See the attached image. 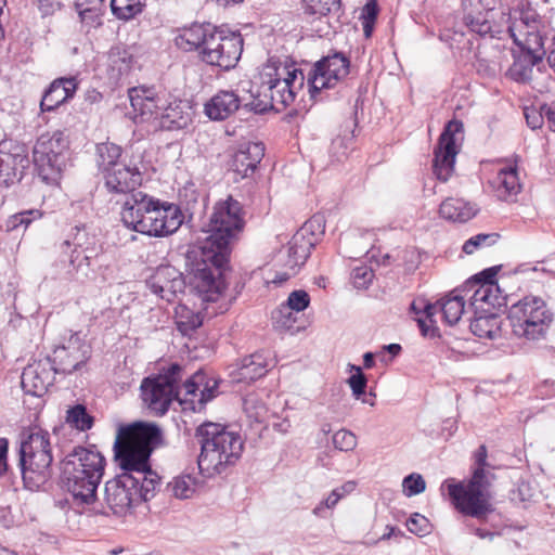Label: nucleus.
Instances as JSON below:
<instances>
[{"label": "nucleus", "mask_w": 555, "mask_h": 555, "mask_svg": "<svg viewBox=\"0 0 555 555\" xmlns=\"http://www.w3.org/2000/svg\"><path fill=\"white\" fill-rule=\"evenodd\" d=\"M496 234H477L468 238L463 245V251L467 255L474 254L479 247L490 246L495 243Z\"/></svg>", "instance_id": "864d4df0"}, {"label": "nucleus", "mask_w": 555, "mask_h": 555, "mask_svg": "<svg viewBox=\"0 0 555 555\" xmlns=\"http://www.w3.org/2000/svg\"><path fill=\"white\" fill-rule=\"evenodd\" d=\"M105 186L115 193H137L142 182V175L135 166L121 163L103 175Z\"/></svg>", "instance_id": "4be33fe9"}, {"label": "nucleus", "mask_w": 555, "mask_h": 555, "mask_svg": "<svg viewBox=\"0 0 555 555\" xmlns=\"http://www.w3.org/2000/svg\"><path fill=\"white\" fill-rule=\"evenodd\" d=\"M192 115V107L186 101L175 100L163 106L156 127L165 130L183 129L191 122Z\"/></svg>", "instance_id": "cd10ccee"}, {"label": "nucleus", "mask_w": 555, "mask_h": 555, "mask_svg": "<svg viewBox=\"0 0 555 555\" xmlns=\"http://www.w3.org/2000/svg\"><path fill=\"white\" fill-rule=\"evenodd\" d=\"M515 42L520 51L514 55L507 76L517 82L527 83L534 77L535 66L542 62V39L537 33H530L525 42L517 38Z\"/></svg>", "instance_id": "dca6fc26"}, {"label": "nucleus", "mask_w": 555, "mask_h": 555, "mask_svg": "<svg viewBox=\"0 0 555 555\" xmlns=\"http://www.w3.org/2000/svg\"><path fill=\"white\" fill-rule=\"evenodd\" d=\"M351 372H354L348 379V384L352 390V395L356 399H360L362 395L365 392L367 379L365 375L362 373L360 366L350 365Z\"/></svg>", "instance_id": "603ef678"}, {"label": "nucleus", "mask_w": 555, "mask_h": 555, "mask_svg": "<svg viewBox=\"0 0 555 555\" xmlns=\"http://www.w3.org/2000/svg\"><path fill=\"white\" fill-rule=\"evenodd\" d=\"M469 328L480 339L495 340L502 335V319L494 313L478 315L470 322Z\"/></svg>", "instance_id": "c9c22d12"}, {"label": "nucleus", "mask_w": 555, "mask_h": 555, "mask_svg": "<svg viewBox=\"0 0 555 555\" xmlns=\"http://www.w3.org/2000/svg\"><path fill=\"white\" fill-rule=\"evenodd\" d=\"M66 421L73 427L82 431L90 429L93 424V418L81 404H77L67 411Z\"/></svg>", "instance_id": "de8ad7c7"}, {"label": "nucleus", "mask_w": 555, "mask_h": 555, "mask_svg": "<svg viewBox=\"0 0 555 555\" xmlns=\"http://www.w3.org/2000/svg\"><path fill=\"white\" fill-rule=\"evenodd\" d=\"M333 444L340 451H352L357 446V437L349 430L340 429L333 435Z\"/></svg>", "instance_id": "5fc2aeb1"}, {"label": "nucleus", "mask_w": 555, "mask_h": 555, "mask_svg": "<svg viewBox=\"0 0 555 555\" xmlns=\"http://www.w3.org/2000/svg\"><path fill=\"white\" fill-rule=\"evenodd\" d=\"M196 436L201 443L198 467L207 476L220 474L227 465L234 464L242 455V436L222 424L204 423L197 427Z\"/></svg>", "instance_id": "6e6552de"}, {"label": "nucleus", "mask_w": 555, "mask_h": 555, "mask_svg": "<svg viewBox=\"0 0 555 555\" xmlns=\"http://www.w3.org/2000/svg\"><path fill=\"white\" fill-rule=\"evenodd\" d=\"M55 359L59 360V370L70 374L87 362L90 357V346L78 335H73L67 346L55 350Z\"/></svg>", "instance_id": "412c9836"}, {"label": "nucleus", "mask_w": 555, "mask_h": 555, "mask_svg": "<svg viewBox=\"0 0 555 555\" xmlns=\"http://www.w3.org/2000/svg\"><path fill=\"white\" fill-rule=\"evenodd\" d=\"M545 118L548 122L550 128L555 131V101L542 106Z\"/></svg>", "instance_id": "680f3d73"}, {"label": "nucleus", "mask_w": 555, "mask_h": 555, "mask_svg": "<svg viewBox=\"0 0 555 555\" xmlns=\"http://www.w3.org/2000/svg\"><path fill=\"white\" fill-rule=\"evenodd\" d=\"M509 320L515 336L539 340L545 337L553 315L541 298L525 297L512 305Z\"/></svg>", "instance_id": "9d476101"}, {"label": "nucleus", "mask_w": 555, "mask_h": 555, "mask_svg": "<svg viewBox=\"0 0 555 555\" xmlns=\"http://www.w3.org/2000/svg\"><path fill=\"white\" fill-rule=\"evenodd\" d=\"M120 216L128 229L155 237L175 233L183 222L182 211L177 205L160 202L143 192L127 196Z\"/></svg>", "instance_id": "39448f33"}, {"label": "nucleus", "mask_w": 555, "mask_h": 555, "mask_svg": "<svg viewBox=\"0 0 555 555\" xmlns=\"http://www.w3.org/2000/svg\"><path fill=\"white\" fill-rule=\"evenodd\" d=\"M111 8L118 18L129 20L141 12L142 2L140 0H112Z\"/></svg>", "instance_id": "49530a36"}, {"label": "nucleus", "mask_w": 555, "mask_h": 555, "mask_svg": "<svg viewBox=\"0 0 555 555\" xmlns=\"http://www.w3.org/2000/svg\"><path fill=\"white\" fill-rule=\"evenodd\" d=\"M551 271L546 268L544 263H522L515 267L513 270L503 272V275H522V276H533V275H542L550 274Z\"/></svg>", "instance_id": "09e8293b"}, {"label": "nucleus", "mask_w": 555, "mask_h": 555, "mask_svg": "<svg viewBox=\"0 0 555 555\" xmlns=\"http://www.w3.org/2000/svg\"><path fill=\"white\" fill-rule=\"evenodd\" d=\"M23 389L33 396L41 397L53 383L52 366L48 361L28 364L21 376Z\"/></svg>", "instance_id": "5701e85b"}, {"label": "nucleus", "mask_w": 555, "mask_h": 555, "mask_svg": "<svg viewBox=\"0 0 555 555\" xmlns=\"http://www.w3.org/2000/svg\"><path fill=\"white\" fill-rule=\"evenodd\" d=\"M52 446L50 434L33 428L23 435L20 447V465L25 482L39 487L52 473Z\"/></svg>", "instance_id": "1a4fd4ad"}, {"label": "nucleus", "mask_w": 555, "mask_h": 555, "mask_svg": "<svg viewBox=\"0 0 555 555\" xmlns=\"http://www.w3.org/2000/svg\"><path fill=\"white\" fill-rule=\"evenodd\" d=\"M493 0H466L463 3L465 24L479 35L492 31Z\"/></svg>", "instance_id": "b1692460"}, {"label": "nucleus", "mask_w": 555, "mask_h": 555, "mask_svg": "<svg viewBox=\"0 0 555 555\" xmlns=\"http://www.w3.org/2000/svg\"><path fill=\"white\" fill-rule=\"evenodd\" d=\"M76 10L82 22L90 25H100L103 0H75Z\"/></svg>", "instance_id": "a19ab883"}, {"label": "nucleus", "mask_w": 555, "mask_h": 555, "mask_svg": "<svg viewBox=\"0 0 555 555\" xmlns=\"http://www.w3.org/2000/svg\"><path fill=\"white\" fill-rule=\"evenodd\" d=\"M132 54L124 46L112 47L106 55V74L114 82L127 76L132 68Z\"/></svg>", "instance_id": "72a5a7b5"}, {"label": "nucleus", "mask_w": 555, "mask_h": 555, "mask_svg": "<svg viewBox=\"0 0 555 555\" xmlns=\"http://www.w3.org/2000/svg\"><path fill=\"white\" fill-rule=\"evenodd\" d=\"M104 456L96 450L75 448L62 464V481L77 503L91 504L103 477Z\"/></svg>", "instance_id": "0eeeda50"}, {"label": "nucleus", "mask_w": 555, "mask_h": 555, "mask_svg": "<svg viewBox=\"0 0 555 555\" xmlns=\"http://www.w3.org/2000/svg\"><path fill=\"white\" fill-rule=\"evenodd\" d=\"M374 354L372 352H366L363 356V365L365 369H372L374 366Z\"/></svg>", "instance_id": "774afa93"}, {"label": "nucleus", "mask_w": 555, "mask_h": 555, "mask_svg": "<svg viewBox=\"0 0 555 555\" xmlns=\"http://www.w3.org/2000/svg\"><path fill=\"white\" fill-rule=\"evenodd\" d=\"M7 453H8V441H7V439H0V476H2L8 468Z\"/></svg>", "instance_id": "e2e57ef3"}, {"label": "nucleus", "mask_w": 555, "mask_h": 555, "mask_svg": "<svg viewBox=\"0 0 555 555\" xmlns=\"http://www.w3.org/2000/svg\"><path fill=\"white\" fill-rule=\"evenodd\" d=\"M502 266H493L482 270L481 272L472 275L470 278H496V275L501 272Z\"/></svg>", "instance_id": "69168bd1"}, {"label": "nucleus", "mask_w": 555, "mask_h": 555, "mask_svg": "<svg viewBox=\"0 0 555 555\" xmlns=\"http://www.w3.org/2000/svg\"><path fill=\"white\" fill-rule=\"evenodd\" d=\"M128 95L132 108L131 118L135 122H154L156 125L166 100L154 88L145 86L129 89Z\"/></svg>", "instance_id": "6ab92c4d"}, {"label": "nucleus", "mask_w": 555, "mask_h": 555, "mask_svg": "<svg viewBox=\"0 0 555 555\" xmlns=\"http://www.w3.org/2000/svg\"><path fill=\"white\" fill-rule=\"evenodd\" d=\"M215 26L211 24H192L179 30L175 38L176 46L185 51L197 50L198 56Z\"/></svg>", "instance_id": "7c9ffc66"}, {"label": "nucleus", "mask_w": 555, "mask_h": 555, "mask_svg": "<svg viewBox=\"0 0 555 555\" xmlns=\"http://www.w3.org/2000/svg\"><path fill=\"white\" fill-rule=\"evenodd\" d=\"M68 141L62 131L42 134L34 147V164L47 184H56L66 166Z\"/></svg>", "instance_id": "9b49d317"}, {"label": "nucleus", "mask_w": 555, "mask_h": 555, "mask_svg": "<svg viewBox=\"0 0 555 555\" xmlns=\"http://www.w3.org/2000/svg\"><path fill=\"white\" fill-rule=\"evenodd\" d=\"M269 361L267 357L257 352L242 360L240 366L231 373L235 383H250L266 375Z\"/></svg>", "instance_id": "2f4dec72"}, {"label": "nucleus", "mask_w": 555, "mask_h": 555, "mask_svg": "<svg viewBox=\"0 0 555 555\" xmlns=\"http://www.w3.org/2000/svg\"><path fill=\"white\" fill-rule=\"evenodd\" d=\"M77 89L75 78L55 79L42 96L40 106L42 111H53L72 98Z\"/></svg>", "instance_id": "473e14b6"}, {"label": "nucleus", "mask_w": 555, "mask_h": 555, "mask_svg": "<svg viewBox=\"0 0 555 555\" xmlns=\"http://www.w3.org/2000/svg\"><path fill=\"white\" fill-rule=\"evenodd\" d=\"M426 482L420 474H411L404 477L402 481V491L405 496L411 498L424 492Z\"/></svg>", "instance_id": "8fccbe9b"}, {"label": "nucleus", "mask_w": 555, "mask_h": 555, "mask_svg": "<svg viewBox=\"0 0 555 555\" xmlns=\"http://www.w3.org/2000/svg\"><path fill=\"white\" fill-rule=\"evenodd\" d=\"M494 195L500 201L514 202L521 191V183L516 166H505L499 169L490 181Z\"/></svg>", "instance_id": "c85d7f7f"}, {"label": "nucleus", "mask_w": 555, "mask_h": 555, "mask_svg": "<svg viewBox=\"0 0 555 555\" xmlns=\"http://www.w3.org/2000/svg\"><path fill=\"white\" fill-rule=\"evenodd\" d=\"M28 165V157L22 147L15 146L7 151L5 144H0V184L8 185L20 179Z\"/></svg>", "instance_id": "393cba45"}, {"label": "nucleus", "mask_w": 555, "mask_h": 555, "mask_svg": "<svg viewBox=\"0 0 555 555\" xmlns=\"http://www.w3.org/2000/svg\"><path fill=\"white\" fill-rule=\"evenodd\" d=\"M537 491L528 481H519L511 491L509 498L515 503H527L533 500Z\"/></svg>", "instance_id": "3c124183"}, {"label": "nucleus", "mask_w": 555, "mask_h": 555, "mask_svg": "<svg viewBox=\"0 0 555 555\" xmlns=\"http://www.w3.org/2000/svg\"><path fill=\"white\" fill-rule=\"evenodd\" d=\"M243 410L251 422L263 423L268 417V409L256 393H249L244 398Z\"/></svg>", "instance_id": "c03bdc74"}, {"label": "nucleus", "mask_w": 555, "mask_h": 555, "mask_svg": "<svg viewBox=\"0 0 555 555\" xmlns=\"http://www.w3.org/2000/svg\"><path fill=\"white\" fill-rule=\"evenodd\" d=\"M464 289L455 288L442 297L436 304H428L424 308L425 318H418L417 322L423 335H434L433 324L436 323L435 315L441 314V320L448 325L456 324L465 311Z\"/></svg>", "instance_id": "2eb2a0df"}, {"label": "nucleus", "mask_w": 555, "mask_h": 555, "mask_svg": "<svg viewBox=\"0 0 555 555\" xmlns=\"http://www.w3.org/2000/svg\"><path fill=\"white\" fill-rule=\"evenodd\" d=\"M120 146L111 142L99 144L96 146V164L102 175L120 165Z\"/></svg>", "instance_id": "4c0bfd02"}, {"label": "nucleus", "mask_w": 555, "mask_h": 555, "mask_svg": "<svg viewBox=\"0 0 555 555\" xmlns=\"http://www.w3.org/2000/svg\"><path fill=\"white\" fill-rule=\"evenodd\" d=\"M98 240L85 227H76L74 232L59 245L62 262H68L73 271L82 273L89 260L98 254Z\"/></svg>", "instance_id": "4468645a"}, {"label": "nucleus", "mask_w": 555, "mask_h": 555, "mask_svg": "<svg viewBox=\"0 0 555 555\" xmlns=\"http://www.w3.org/2000/svg\"><path fill=\"white\" fill-rule=\"evenodd\" d=\"M406 527L412 533L425 534L428 532V520L420 514H414L406 521Z\"/></svg>", "instance_id": "4d7b16f0"}, {"label": "nucleus", "mask_w": 555, "mask_h": 555, "mask_svg": "<svg viewBox=\"0 0 555 555\" xmlns=\"http://www.w3.org/2000/svg\"><path fill=\"white\" fill-rule=\"evenodd\" d=\"M296 313L295 310L282 304L272 312L273 327L281 333H289L292 335L299 333L304 327L296 326L298 320Z\"/></svg>", "instance_id": "e433bc0d"}, {"label": "nucleus", "mask_w": 555, "mask_h": 555, "mask_svg": "<svg viewBox=\"0 0 555 555\" xmlns=\"http://www.w3.org/2000/svg\"><path fill=\"white\" fill-rule=\"evenodd\" d=\"M357 483L354 481H347L340 487L334 489L330 495L313 508V514L320 516L323 508H333L336 504L347 494L351 493L356 489Z\"/></svg>", "instance_id": "a18cd8bd"}, {"label": "nucleus", "mask_w": 555, "mask_h": 555, "mask_svg": "<svg viewBox=\"0 0 555 555\" xmlns=\"http://www.w3.org/2000/svg\"><path fill=\"white\" fill-rule=\"evenodd\" d=\"M191 292L196 296L201 304L217 302L235 298V295L228 293L227 280H191Z\"/></svg>", "instance_id": "c756f323"}, {"label": "nucleus", "mask_w": 555, "mask_h": 555, "mask_svg": "<svg viewBox=\"0 0 555 555\" xmlns=\"http://www.w3.org/2000/svg\"><path fill=\"white\" fill-rule=\"evenodd\" d=\"M40 216V212L37 210L21 212L12 217V227L16 228L22 224H25V227H27L31 221L30 217L38 218Z\"/></svg>", "instance_id": "052dcab7"}, {"label": "nucleus", "mask_w": 555, "mask_h": 555, "mask_svg": "<svg viewBox=\"0 0 555 555\" xmlns=\"http://www.w3.org/2000/svg\"><path fill=\"white\" fill-rule=\"evenodd\" d=\"M371 256L369 258V263L366 261L360 259H352L349 262V267L351 268V278H369L375 275L376 268L382 263H388L390 256L388 254L383 256V261L380 262L374 253V250L370 251Z\"/></svg>", "instance_id": "58836bf2"}, {"label": "nucleus", "mask_w": 555, "mask_h": 555, "mask_svg": "<svg viewBox=\"0 0 555 555\" xmlns=\"http://www.w3.org/2000/svg\"><path fill=\"white\" fill-rule=\"evenodd\" d=\"M146 284L154 294L167 301H172L177 296L176 286L181 291L185 286V280H158V282L146 280Z\"/></svg>", "instance_id": "79ce46f5"}, {"label": "nucleus", "mask_w": 555, "mask_h": 555, "mask_svg": "<svg viewBox=\"0 0 555 555\" xmlns=\"http://www.w3.org/2000/svg\"><path fill=\"white\" fill-rule=\"evenodd\" d=\"M177 326L183 335H190L203 323V317L199 311L194 312L185 305H179L176 310Z\"/></svg>", "instance_id": "ea45409f"}, {"label": "nucleus", "mask_w": 555, "mask_h": 555, "mask_svg": "<svg viewBox=\"0 0 555 555\" xmlns=\"http://www.w3.org/2000/svg\"><path fill=\"white\" fill-rule=\"evenodd\" d=\"M462 128L461 121L450 120L439 138L435 149L434 172L440 181H448L454 171L455 157L459 153L456 141Z\"/></svg>", "instance_id": "f3484780"}, {"label": "nucleus", "mask_w": 555, "mask_h": 555, "mask_svg": "<svg viewBox=\"0 0 555 555\" xmlns=\"http://www.w3.org/2000/svg\"><path fill=\"white\" fill-rule=\"evenodd\" d=\"M157 275L162 276H173L176 274V270L170 266H159L157 268Z\"/></svg>", "instance_id": "338daca9"}, {"label": "nucleus", "mask_w": 555, "mask_h": 555, "mask_svg": "<svg viewBox=\"0 0 555 555\" xmlns=\"http://www.w3.org/2000/svg\"><path fill=\"white\" fill-rule=\"evenodd\" d=\"M243 52V38L240 34L215 27L199 59L210 66L223 70L234 68Z\"/></svg>", "instance_id": "ddd939ff"}, {"label": "nucleus", "mask_w": 555, "mask_h": 555, "mask_svg": "<svg viewBox=\"0 0 555 555\" xmlns=\"http://www.w3.org/2000/svg\"><path fill=\"white\" fill-rule=\"evenodd\" d=\"M264 155V146L260 142H243L233 155L231 168L241 178L251 173Z\"/></svg>", "instance_id": "bb28decb"}, {"label": "nucleus", "mask_w": 555, "mask_h": 555, "mask_svg": "<svg viewBox=\"0 0 555 555\" xmlns=\"http://www.w3.org/2000/svg\"><path fill=\"white\" fill-rule=\"evenodd\" d=\"M182 377L183 369L178 364H171L158 376L145 378L141 390L147 408L156 414H165L169 405L177 401L183 409L195 412L201 411L216 397L218 382L209 378L204 372L194 373L182 386H178Z\"/></svg>", "instance_id": "f03ea898"}, {"label": "nucleus", "mask_w": 555, "mask_h": 555, "mask_svg": "<svg viewBox=\"0 0 555 555\" xmlns=\"http://www.w3.org/2000/svg\"><path fill=\"white\" fill-rule=\"evenodd\" d=\"M259 87L244 106L255 113L281 111L291 105L302 89L305 75L294 63L270 60L259 73Z\"/></svg>", "instance_id": "423d86ee"}, {"label": "nucleus", "mask_w": 555, "mask_h": 555, "mask_svg": "<svg viewBox=\"0 0 555 555\" xmlns=\"http://www.w3.org/2000/svg\"><path fill=\"white\" fill-rule=\"evenodd\" d=\"M0 524L7 528L14 524V517L9 507H0Z\"/></svg>", "instance_id": "0e129e2a"}, {"label": "nucleus", "mask_w": 555, "mask_h": 555, "mask_svg": "<svg viewBox=\"0 0 555 555\" xmlns=\"http://www.w3.org/2000/svg\"><path fill=\"white\" fill-rule=\"evenodd\" d=\"M37 9L41 17H48L61 9V2L57 0H38Z\"/></svg>", "instance_id": "bf43d9fd"}, {"label": "nucleus", "mask_w": 555, "mask_h": 555, "mask_svg": "<svg viewBox=\"0 0 555 555\" xmlns=\"http://www.w3.org/2000/svg\"><path fill=\"white\" fill-rule=\"evenodd\" d=\"M349 73V61L341 53L328 55L318 63L308 76L309 91L312 98L322 89L333 88Z\"/></svg>", "instance_id": "a211bd4d"}, {"label": "nucleus", "mask_w": 555, "mask_h": 555, "mask_svg": "<svg viewBox=\"0 0 555 555\" xmlns=\"http://www.w3.org/2000/svg\"><path fill=\"white\" fill-rule=\"evenodd\" d=\"M325 232V220L321 215H314L307 220L293 235L287 244L284 267L289 271L276 274L275 278H291L297 274L296 268L302 266L308 259L311 249L321 241Z\"/></svg>", "instance_id": "f8f14e48"}, {"label": "nucleus", "mask_w": 555, "mask_h": 555, "mask_svg": "<svg viewBox=\"0 0 555 555\" xmlns=\"http://www.w3.org/2000/svg\"><path fill=\"white\" fill-rule=\"evenodd\" d=\"M525 117L528 126L534 130L542 127L545 115L542 108L540 111H537L535 108H526Z\"/></svg>", "instance_id": "13d9d810"}, {"label": "nucleus", "mask_w": 555, "mask_h": 555, "mask_svg": "<svg viewBox=\"0 0 555 555\" xmlns=\"http://www.w3.org/2000/svg\"><path fill=\"white\" fill-rule=\"evenodd\" d=\"M478 210L474 203L464 198L448 197L441 203L439 215L441 218L452 222H466L474 218Z\"/></svg>", "instance_id": "f704fd0d"}, {"label": "nucleus", "mask_w": 555, "mask_h": 555, "mask_svg": "<svg viewBox=\"0 0 555 555\" xmlns=\"http://www.w3.org/2000/svg\"><path fill=\"white\" fill-rule=\"evenodd\" d=\"M238 94L232 90H220L204 105V112L211 120H224L244 105Z\"/></svg>", "instance_id": "a878e982"}, {"label": "nucleus", "mask_w": 555, "mask_h": 555, "mask_svg": "<svg viewBox=\"0 0 555 555\" xmlns=\"http://www.w3.org/2000/svg\"><path fill=\"white\" fill-rule=\"evenodd\" d=\"M158 426L137 422L118 429L114 451L122 473L105 483L104 500L115 515H126L135 504L155 495L159 478L150 456L160 443Z\"/></svg>", "instance_id": "f257e3e1"}, {"label": "nucleus", "mask_w": 555, "mask_h": 555, "mask_svg": "<svg viewBox=\"0 0 555 555\" xmlns=\"http://www.w3.org/2000/svg\"><path fill=\"white\" fill-rule=\"evenodd\" d=\"M244 215L242 204L232 196L220 199L214 206L205 230L207 237L203 250L204 262L211 263L218 271L217 278H223L229 270V246L244 228ZM199 271L202 273L198 278H216L207 264Z\"/></svg>", "instance_id": "7ed1b4c3"}, {"label": "nucleus", "mask_w": 555, "mask_h": 555, "mask_svg": "<svg viewBox=\"0 0 555 555\" xmlns=\"http://www.w3.org/2000/svg\"><path fill=\"white\" fill-rule=\"evenodd\" d=\"M168 489L177 499H190L197 489V480L191 475H181L168 483Z\"/></svg>", "instance_id": "37998d69"}, {"label": "nucleus", "mask_w": 555, "mask_h": 555, "mask_svg": "<svg viewBox=\"0 0 555 555\" xmlns=\"http://www.w3.org/2000/svg\"><path fill=\"white\" fill-rule=\"evenodd\" d=\"M487 449L480 446L475 453V465L468 481L447 479L442 489L448 490L454 508L465 516L485 520L493 511L492 485L495 475L487 462Z\"/></svg>", "instance_id": "20e7f679"}, {"label": "nucleus", "mask_w": 555, "mask_h": 555, "mask_svg": "<svg viewBox=\"0 0 555 555\" xmlns=\"http://www.w3.org/2000/svg\"><path fill=\"white\" fill-rule=\"evenodd\" d=\"M286 307L295 310V312H301L306 310L310 305V296L304 289L293 291L284 304Z\"/></svg>", "instance_id": "6e6d98bb"}, {"label": "nucleus", "mask_w": 555, "mask_h": 555, "mask_svg": "<svg viewBox=\"0 0 555 555\" xmlns=\"http://www.w3.org/2000/svg\"><path fill=\"white\" fill-rule=\"evenodd\" d=\"M499 280H466L464 291L472 293V305L476 308L489 306L501 308L507 305L508 295L499 285Z\"/></svg>", "instance_id": "aec40b11"}]
</instances>
